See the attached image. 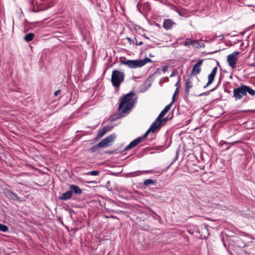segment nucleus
<instances>
[{"mask_svg":"<svg viewBox=\"0 0 255 255\" xmlns=\"http://www.w3.org/2000/svg\"><path fill=\"white\" fill-rule=\"evenodd\" d=\"M134 92H130L123 97L119 104L117 117L113 120L124 117L130 113L136 102V99L134 97Z\"/></svg>","mask_w":255,"mask_h":255,"instance_id":"f257e3e1","label":"nucleus"},{"mask_svg":"<svg viewBox=\"0 0 255 255\" xmlns=\"http://www.w3.org/2000/svg\"><path fill=\"white\" fill-rule=\"evenodd\" d=\"M248 95L254 97L255 90L243 84H241L239 86L233 89V97L236 101L242 100L244 97L247 98Z\"/></svg>","mask_w":255,"mask_h":255,"instance_id":"f03ea898","label":"nucleus"},{"mask_svg":"<svg viewBox=\"0 0 255 255\" xmlns=\"http://www.w3.org/2000/svg\"><path fill=\"white\" fill-rule=\"evenodd\" d=\"M151 62V60L147 58H144L143 59H136V60H121L120 61V63L121 65H125L127 66L128 68L131 69H135L137 68H140L144 65H145L146 63Z\"/></svg>","mask_w":255,"mask_h":255,"instance_id":"7ed1b4c3","label":"nucleus"},{"mask_svg":"<svg viewBox=\"0 0 255 255\" xmlns=\"http://www.w3.org/2000/svg\"><path fill=\"white\" fill-rule=\"evenodd\" d=\"M125 73L119 70H114L111 75V82L115 88H119L125 80Z\"/></svg>","mask_w":255,"mask_h":255,"instance_id":"20e7f679","label":"nucleus"},{"mask_svg":"<svg viewBox=\"0 0 255 255\" xmlns=\"http://www.w3.org/2000/svg\"><path fill=\"white\" fill-rule=\"evenodd\" d=\"M116 135L114 134H111L103 139L101 141L99 142L93 148L96 147H104L109 146L110 143L112 142L115 139Z\"/></svg>","mask_w":255,"mask_h":255,"instance_id":"39448f33","label":"nucleus"},{"mask_svg":"<svg viewBox=\"0 0 255 255\" xmlns=\"http://www.w3.org/2000/svg\"><path fill=\"white\" fill-rule=\"evenodd\" d=\"M173 103L171 102L170 104L167 105L163 110L160 112L157 118L156 119L154 122H156L158 127H160L162 122L166 121V118L161 120V118L163 117L169 111L171 106L173 105Z\"/></svg>","mask_w":255,"mask_h":255,"instance_id":"423d86ee","label":"nucleus"},{"mask_svg":"<svg viewBox=\"0 0 255 255\" xmlns=\"http://www.w3.org/2000/svg\"><path fill=\"white\" fill-rule=\"evenodd\" d=\"M239 53L240 52L239 51H235L227 56V62L229 65L233 69L236 68V64L238 60L236 56L238 55Z\"/></svg>","mask_w":255,"mask_h":255,"instance_id":"0eeeda50","label":"nucleus"},{"mask_svg":"<svg viewBox=\"0 0 255 255\" xmlns=\"http://www.w3.org/2000/svg\"><path fill=\"white\" fill-rule=\"evenodd\" d=\"M218 67H215L211 71V73L208 76V82L206 85L204 86V88H206L208 86L212 84L213 82L215 76L217 71Z\"/></svg>","mask_w":255,"mask_h":255,"instance_id":"6e6552de","label":"nucleus"},{"mask_svg":"<svg viewBox=\"0 0 255 255\" xmlns=\"http://www.w3.org/2000/svg\"><path fill=\"white\" fill-rule=\"evenodd\" d=\"M202 63L203 60H200L194 65L191 71V74L192 75L196 76L200 73L201 70L200 66L202 64Z\"/></svg>","mask_w":255,"mask_h":255,"instance_id":"1a4fd4ad","label":"nucleus"},{"mask_svg":"<svg viewBox=\"0 0 255 255\" xmlns=\"http://www.w3.org/2000/svg\"><path fill=\"white\" fill-rule=\"evenodd\" d=\"M158 125L157 124L156 122H153L152 125L150 126V128L148 129L144 133V134L142 135V136H140V138H141V140L147 137L148 134L150 132H153L156 129L159 128Z\"/></svg>","mask_w":255,"mask_h":255,"instance_id":"9d476101","label":"nucleus"},{"mask_svg":"<svg viewBox=\"0 0 255 255\" xmlns=\"http://www.w3.org/2000/svg\"><path fill=\"white\" fill-rule=\"evenodd\" d=\"M193 87L192 80L190 78H188L185 80V96L188 97L189 94L190 90Z\"/></svg>","mask_w":255,"mask_h":255,"instance_id":"9b49d317","label":"nucleus"},{"mask_svg":"<svg viewBox=\"0 0 255 255\" xmlns=\"http://www.w3.org/2000/svg\"><path fill=\"white\" fill-rule=\"evenodd\" d=\"M141 141V138L137 137L130 142V143L125 148V150H128L135 147Z\"/></svg>","mask_w":255,"mask_h":255,"instance_id":"f8f14e48","label":"nucleus"},{"mask_svg":"<svg viewBox=\"0 0 255 255\" xmlns=\"http://www.w3.org/2000/svg\"><path fill=\"white\" fill-rule=\"evenodd\" d=\"M112 127H105L102 129H99L98 132L97 136L96 139H99L103 137L108 131L110 130Z\"/></svg>","mask_w":255,"mask_h":255,"instance_id":"ddd939ff","label":"nucleus"},{"mask_svg":"<svg viewBox=\"0 0 255 255\" xmlns=\"http://www.w3.org/2000/svg\"><path fill=\"white\" fill-rule=\"evenodd\" d=\"M69 189L71 190L72 194L80 195L82 193V190L80 187L74 184H71L69 186Z\"/></svg>","mask_w":255,"mask_h":255,"instance_id":"4468645a","label":"nucleus"},{"mask_svg":"<svg viewBox=\"0 0 255 255\" xmlns=\"http://www.w3.org/2000/svg\"><path fill=\"white\" fill-rule=\"evenodd\" d=\"M174 24H175V23L172 21L170 19H166L164 20L163 23V27L164 28H165L166 30L169 29Z\"/></svg>","mask_w":255,"mask_h":255,"instance_id":"2eb2a0df","label":"nucleus"},{"mask_svg":"<svg viewBox=\"0 0 255 255\" xmlns=\"http://www.w3.org/2000/svg\"><path fill=\"white\" fill-rule=\"evenodd\" d=\"M72 196V192L70 190L63 193L62 195L60 196L59 198L62 200H67L71 198Z\"/></svg>","mask_w":255,"mask_h":255,"instance_id":"dca6fc26","label":"nucleus"},{"mask_svg":"<svg viewBox=\"0 0 255 255\" xmlns=\"http://www.w3.org/2000/svg\"><path fill=\"white\" fill-rule=\"evenodd\" d=\"M5 195L7 197L13 200H16L18 199L17 195L13 192L7 190L5 192Z\"/></svg>","mask_w":255,"mask_h":255,"instance_id":"f3484780","label":"nucleus"},{"mask_svg":"<svg viewBox=\"0 0 255 255\" xmlns=\"http://www.w3.org/2000/svg\"><path fill=\"white\" fill-rule=\"evenodd\" d=\"M197 41L191 38H186L185 41L181 43L180 44L185 46H190V45H194Z\"/></svg>","mask_w":255,"mask_h":255,"instance_id":"a211bd4d","label":"nucleus"},{"mask_svg":"<svg viewBox=\"0 0 255 255\" xmlns=\"http://www.w3.org/2000/svg\"><path fill=\"white\" fill-rule=\"evenodd\" d=\"M34 36V34L33 33H29L26 34L24 37V39L26 42H29L31 41Z\"/></svg>","mask_w":255,"mask_h":255,"instance_id":"6ab92c4d","label":"nucleus"},{"mask_svg":"<svg viewBox=\"0 0 255 255\" xmlns=\"http://www.w3.org/2000/svg\"><path fill=\"white\" fill-rule=\"evenodd\" d=\"M155 183H156V181L151 179H146L143 182V185L145 186H148L150 185H153Z\"/></svg>","mask_w":255,"mask_h":255,"instance_id":"aec40b11","label":"nucleus"},{"mask_svg":"<svg viewBox=\"0 0 255 255\" xmlns=\"http://www.w3.org/2000/svg\"><path fill=\"white\" fill-rule=\"evenodd\" d=\"M0 231L7 232L8 231V228L7 226L0 223Z\"/></svg>","mask_w":255,"mask_h":255,"instance_id":"412c9836","label":"nucleus"},{"mask_svg":"<svg viewBox=\"0 0 255 255\" xmlns=\"http://www.w3.org/2000/svg\"><path fill=\"white\" fill-rule=\"evenodd\" d=\"M179 90H180V88H179V87H176L175 91V92L172 96V101H171L172 103H174L175 102V96L176 95H177L179 93Z\"/></svg>","mask_w":255,"mask_h":255,"instance_id":"4be33fe9","label":"nucleus"},{"mask_svg":"<svg viewBox=\"0 0 255 255\" xmlns=\"http://www.w3.org/2000/svg\"><path fill=\"white\" fill-rule=\"evenodd\" d=\"M87 175H90L92 176H97L99 174V171L98 170H93L90 172H87Z\"/></svg>","mask_w":255,"mask_h":255,"instance_id":"5701e85b","label":"nucleus"},{"mask_svg":"<svg viewBox=\"0 0 255 255\" xmlns=\"http://www.w3.org/2000/svg\"><path fill=\"white\" fill-rule=\"evenodd\" d=\"M215 89H216V88H213V89H211V90H210L209 91H207V92H204V93H203L201 94L200 95V96H207V95H208L210 93V92H213Z\"/></svg>","mask_w":255,"mask_h":255,"instance_id":"b1692460","label":"nucleus"},{"mask_svg":"<svg viewBox=\"0 0 255 255\" xmlns=\"http://www.w3.org/2000/svg\"><path fill=\"white\" fill-rule=\"evenodd\" d=\"M126 39L128 41V43L130 44H134V38L133 39H131L130 37H127Z\"/></svg>","mask_w":255,"mask_h":255,"instance_id":"393cba45","label":"nucleus"},{"mask_svg":"<svg viewBox=\"0 0 255 255\" xmlns=\"http://www.w3.org/2000/svg\"><path fill=\"white\" fill-rule=\"evenodd\" d=\"M143 44V42L142 41H138L137 39L134 37V44H135L136 45H142Z\"/></svg>","mask_w":255,"mask_h":255,"instance_id":"a878e982","label":"nucleus"},{"mask_svg":"<svg viewBox=\"0 0 255 255\" xmlns=\"http://www.w3.org/2000/svg\"><path fill=\"white\" fill-rule=\"evenodd\" d=\"M180 82H181L180 77H178V79L177 82L175 84V86H176V87H178V86H179V88H180V84H181Z\"/></svg>","mask_w":255,"mask_h":255,"instance_id":"bb28decb","label":"nucleus"},{"mask_svg":"<svg viewBox=\"0 0 255 255\" xmlns=\"http://www.w3.org/2000/svg\"><path fill=\"white\" fill-rule=\"evenodd\" d=\"M60 92H61V91H60V90H57V91H56L54 92V95H55V96H58V95L60 94Z\"/></svg>","mask_w":255,"mask_h":255,"instance_id":"cd10ccee","label":"nucleus"},{"mask_svg":"<svg viewBox=\"0 0 255 255\" xmlns=\"http://www.w3.org/2000/svg\"><path fill=\"white\" fill-rule=\"evenodd\" d=\"M143 36L146 39H149V37H147L145 34H143Z\"/></svg>","mask_w":255,"mask_h":255,"instance_id":"c85d7f7f","label":"nucleus"},{"mask_svg":"<svg viewBox=\"0 0 255 255\" xmlns=\"http://www.w3.org/2000/svg\"><path fill=\"white\" fill-rule=\"evenodd\" d=\"M174 74H175V73H174V72H173L171 73V75H170V77H173V76L174 75Z\"/></svg>","mask_w":255,"mask_h":255,"instance_id":"c756f323","label":"nucleus"},{"mask_svg":"<svg viewBox=\"0 0 255 255\" xmlns=\"http://www.w3.org/2000/svg\"><path fill=\"white\" fill-rule=\"evenodd\" d=\"M243 246H240L241 247H245L246 246V245L245 244H243Z\"/></svg>","mask_w":255,"mask_h":255,"instance_id":"7c9ffc66","label":"nucleus"},{"mask_svg":"<svg viewBox=\"0 0 255 255\" xmlns=\"http://www.w3.org/2000/svg\"><path fill=\"white\" fill-rule=\"evenodd\" d=\"M29 2L31 4H33V1H29Z\"/></svg>","mask_w":255,"mask_h":255,"instance_id":"2f4dec72","label":"nucleus"},{"mask_svg":"<svg viewBox=\"0 0 255 255\" xmlns=\"http://www.w3.org/2000/svg\"><path fill=\"white\" fill-rule=\"evenodd\" d=\"M137 7L138 8H139V4H138H138H137ZM138 9L139 10V9Z\"/></svg>","mask_w":255,"mask_h":255,"instance_id":"473e14b6","label":"nucleus"}]
</instances>
